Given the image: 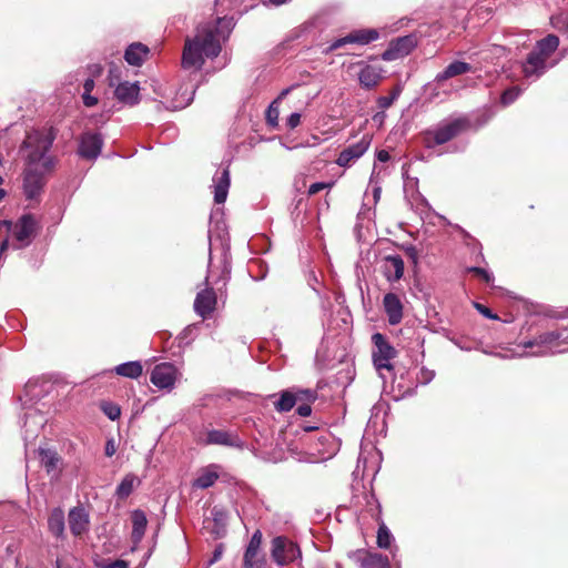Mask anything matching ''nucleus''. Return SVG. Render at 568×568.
<instances>
[{"label":"nucleus","instance_id":"nucleus-6","mask_svg":"<svg viewBox=\"0 0 568 568\" xmlns=\"http://www.w3.org/2000/svg\"><path fill=\"white\" fill-rule=\"evenodd\" d=\"M53 384L49 381L30 379L18 396L22 409L38 408L37 405L50 394Z\"/></svg>","mask_w":568,"mask_h":568},{"label":"nucleus","instance_id":"nucleus-33","mask_svg":"<svg viewBox=\"0 0 568 568\" xmlns=\"http://www.w3.org/2000/svg\"><path fill=\"white\" fill-rule=\"evenodd\" d=\"M140 484L139 478L132 474H126L115 489V496L119 499L128 498L134 490V488Z\"/></svg>","mask_w":568,"mask_h":568},{"label":"nucleus","instance_id":"nucleus-31","mask_svg":"<svg viewBox=\"0 0 568 568\" xmlns=\"http://www.w3.org/2000/svg\"><path fill=\"white\" fill-rule=\"evenodd\" d=\"M381 80L382 75L379 70L371 64L364 65L358 73L359 84L368 90L375 88Z\"/></svg>","mask_w":568,"mask_h":568},{"label":"nucleus","instance_id":"nucleus-18","mask_svg":"<svg viewBox=\"0 0 568 568\" xmlns=\"http://www.w3.org/2000/svg\"><path fill=\"white\" fill-rule=\"evenodd\" d=\"M231 185L230 169L229 165L219 169L213 176V189H214V202L222 204L226 201L229 189Z\"/></svg>","mask_w":568,"mask_h":568},{"label":"nucleus","instance_id":"nucleus-12","mask_svg":"<svg viewBox=\"0 0 568 568\" xmlns=\"http://www.w3.org/2000/svg\"><path fill=\"white\" fill-rule=\"evenodd\" d=\"M103 138L99 132H85L81 135L78 154L87 160H95L102 150Z\"/></svg>","mask_w":568,"mask_h":568},{"label":"nucleus","instance_id":"nucleus-45","mask_svg":"<svg viewBox=\"0 0 568 568\" xmlns=\"http://www.w3.org/2000/svg\"><path fill=\"white\" fill-rule=\"evenodd\" d=\"M552 21H554V26L557 29L564 31V33L568 38V14H564V16L557 17Z\"/></svg>","mask_w":568,"mask_h":568},{"label":"nucleus","instance_id":"nucleus-41","mask_svg":"<svg viewBox=\"0 0 568 568\" xmlns=\"http://www.w3.org/2000/svg\"><path fill=\"white\" fill-rule=\"evenodd\" d=\"M400 90L397 88L395 89L389 95H382L377 99V105L379 109H388L395 100L399 97Z\"/></svg>","mask_w":568,"mask_h":568},{"label":"nucleus","instance_id":"nucleus-30","mask_svg":"<svg viewBox=\"0 0 568 568\" xmlns=\"http://www.w3.org/2000/svg\"><path fill=\"white\" fill-rule=\"evenodd\" d=\"M219 466L215 464H211L207 467L201 469L199 471L197 477L193 481V487L206 489L212 487L215 481L219 479L217 473Z\"/></svg>","mask_w":568,"mask_h":568},{"label":"nucleus","instance_id":"nucleus-22","mask_svg":"<svg viewBox=\"0 0 568 568\" xmlns=\"http://www.w3.org/2000/svg\"><path fill=\"white\" fill-rule=\"evenodd\" d=\"M383 306L386 313L388 323L397 325L403 320V304L395 293H387L383 298Z\"/></svg>","mask_w":568,"mask_h":568},{"label":"nucleus","instance_id":"nucleus-64","mask_svg":"<svg viewBox=\"0 0 568 568\" xmlns=\"http://www.w3.org/2000/svg\"><path fill=\"white\" fill-rule=\"evenodd\" d=\"M194 93H195V90L193 89V90H192V95L187 99V101H186L185 105L190 104V102L193 100V95H194Z\"/></svg>","mask_w":568,"mask_h":568},{"label":"nucleus","instance_id":"nucleus-49","mask_svg":"<svg viewBox=\"0 0 568 568\" xmlns=\"http://www.w3.org/2000/svg\"><path fill=\"white\" fill-rule=\"evenodd\" d=\"M332 183H325V182H316L310 185L308 187V195H314L318 193L320 191L331 187Z\"/></svg>","mask_w":568,"mask_h":568},{"label":"nucleus","instance_id":"nucleus-35","mask_svg":"<svg viewBox=\"0 0 568 568\" xmlns=\"http://www.w3.org/2000/svg\"><path fill=\"white\" fill-rule=\"evenodd\" d=\"M115 373L120 376L129 377V378H138L141 376L143 372V367L141 362L132 361L122 363L114 368Z\"/></svg>","mask_w":568,"mask_h":568},{"label":"nucleus","instance_id":"nucleus-7","mask_svg":"<svg viewBox=\"0 0 568 568\" xmlns=\"http://www.w3.org/2000/svg\"><path fill=\"white\" fill-rule=\"evenodd\" d=\"M271 556L278 566H284L301 560L302 552L297 544L278 536L272 540Z\"/></svg>","mask_w":568,"mask_h":568},{"label":"nucleus","instance_id":"nucleus-20","mask_svg":"<svg viewBox=\"0 0 568 568\" xmlns=\"http://www.w3.org/2000/svg\"><path fill=\"white\" fill-rule=\"evenodd\" d=\"M547 58L539 54L536 50H531L523 64V72L526 78H539L547 70Z\"/></svg>","mask_w":568,"mask_h":568},{"label":"nucleus","instance_id":"nucleus-58","mask_svg":"<svg viewBox=\"0 0 568 568\" xmlns=\"http://www.w3.org/2000/svg\"><path fill=\"white\" fill-rule=\"evenodd\" d=\"M381 192H382V187H381V186L375 185V186L373 187V196H374L375 202H377V201L379 200V197H381Z\"/></svg>","mask_w":568,"mask_h":568},{"label":"nucleus","instance_id":"nucleus-34","mask_svg":"<svg viewBox=\"0 0 568 568\" xmlns=\"http://www.w3.org/2000/svg\"><path fill=\"white\" fill-rule=\"evenodd\" d=\"M559 45V39L555 34H548L541 40L537 41L534 50H536L539 54L549 59L550 55L557 50Z\"/></svg>","mask_w":568,"mask_h":568},{"label":"nucleus","instance_id":"nucleus-52","mask_svg":"<svg viewBox=\"0 0 568 568\" xmlns=\"http://www.w3.org/2000/svg\"><path fill=\"white\" fill-rule=\"evenodd\" d=\"M83 103L85 106L91 108L94 106L98 103V99L90 93H83L82 94Z\"/></svg>","mask_w":568,"mask_h":568},{"label":"nucleus","instance_id":"nucleus-50","mask_svg":"<svg viewBox=\"0 0 568 568\" xmlns=\"http://www.w3.org/2000/svg\"><path fill=\"white\" fill-rule=\"evenodd\" d=\"M301 122V114L297 112H293L290 114V116L286 120V125L290 129H295Z\"/></svg>","mask_w":568,"mask_h":568},{"label":"nucleus","instance_id":"nucleus-2","mask_svg":"<svg viewBox=\"0 0 568 568\" xmlns=\"http://www.w3.org/2000/svg\"><path fill=\"white\" fill-rule=\"evenodd\" d=\"M235 27L233 17L217 18L213 22L200 24L193 39L185 42L182 54V65L185 69H201L205 59L216 58Z\"/></svg>","mask_w":568,"mask_h":568},{"label":"nucleus","instance_id":"nucleus-46","mask_svg":"<svg viewBox=\"0 0 568 568\" xmlns=\"http://www.w3.org/2000/svg\"><path fill=\"white\" fill-rule=\"evenodd\" d=\"M434 377H435V372L432 369H428L426 367H423L418 375V379L424 385L430 383L434 379Z\"/></svg>","mask_w":568,"mask_h":568},{"label":"nucleus","instance_id":"nucleus-40","mask_svg":"<svg viewBox=\"0 0 568 568\" xmlns=\"http://www.w3.org/2000/svg\"><path fill=\"white\" fill-rule=\"evenodd\" d=\"M521 94V90L518 87H513L507 90H505L501 94V103L504 105H509L514 101L518 99V97Z\"/></svg>","mask_w":568,"mask_h":568},{"label":"nucleus","instance_id":"nucleus-39","mask_svg":"<svg viewBox=\"0 0 568 568\" xmlns=\"http://www.w3.org/2000/svg\"><path fill=\"white\" fill-rule=\"evenodd\" d=\"M296 403H313L317 398V392L310 388H294Z\"/></svg>","mask_w":568,"mask_h":568},{"label":"nucleus","instance_id":"nucleus-63","mask_svg":"<svg viewBox=\"0 0 568 568\" xmlns=\"http://www.w3.org/2000/svg\"><path fill=\"white\" fill-rule=\"evenodd\" d=\"M213 275V270H209V275L205 277V284L207 285L209 284V280L210 277Z\"/></svg>","mask_w":568,"mask_h":568},{"label":"nucleus","instance_id":"nucleus-54","mask_svg":"<svg viewBox=\"0 0 568 568\" xmlns=\"http://www.w3.org/2000/svg\"><path fill=\"white\" fill-rule=\"evenodd\" d=\"M115 445L113 439H109L105 444V455L111 457L115 454Z\"/></svg>","mask_w":568,"mask_h":568},{"label":"nucleus","instance_id":"nucleus-13","mask_svg":"<svg viewBox=\"0 0 568 568\" xmlns=\"http://www.w3.org/2000/svg\"><path fill=\"white\" fill-rule=\"evenodd\" d=\"M21 416L22 428H24V438L31 439L38 436L39 430L47 423V418L42 414L41 408L22 409Z\"/></svg>","mask_w":568,"mask_h":568},{"label":"nucleus","instance_id":"nucleus-47","mask_svg":"<svg viewBox=\"0 0 568 568\" xmlns=\"http://www.w3.org/2000/svg\"><path fill=\"white\" fill-rule=\"evenodd\" d=\"M474 306L486 318H489V320H497L498 318V316L496 314H494L487 306H485V305H483L480 303H475Z\"/></svg>","mask_w":568,"mask_h":568},{"label":"nucleus","instance_id":"nucleus-48","mask_svg":"<svg viewBox=\"0 0 568 568\" xmlns=\"http://www.w3.org/2000/svg\"><path fill=\"white\" fill-rule=\"evenodd\" d=\"M223 552H224V545L219 544L215 547V549L212 554V557L210 558V560L207 562V566H212L213 564L217 562L222 558Z\"/></svg>","mask_w":568,"mask_h":568},{"label":"nucleus","instance_id":"nucleus-51","mask_svg":"<svg viewBox=\"0 0 568 568\" xmlns=\"http://www.w3.org/2000/svg\"><path fill=\"white\" fill-rule=\"evenodd\" d=\"M296 413L301 416V417H307L311 415L312 413V408H311V403H302L298 405L297 409H296Z\"/></svg>","mask_w":568,"mask_h":568},{"label":"nucleus","instance_id":"nucleus-3","mask_svg":"<svg viewBox=\"0 0 568 568\" xmlns=\"http://www.w3.org/2000/svg\"><path fill=\"white\" fill-rule=\"evenodd\" d=\"M529 356H548L568 351V325L566 327L540 333L538 336L521 342Z\"/></svg>","mask_w":568,"mask_h":568},{"label":"nucleus","instance_id":"nucleus-27","mask_svg":"<svg viewBox=\"0 0 568 568\" xmlns=\"http://www.w3.org/2000/svg\"><path fill=\"white\" fill-rule=\"evenodd\" d=\"M384 557L382 554L371 552L365 549H358L352 555L353 560L361 568H378Z\"/></svg>","mask_w":568,"mask_h":568},{"label":"nucleus","instance_id":"nucleus-37","mask_svg":"<svg viewBox=\"0 0 568 568\" xmlns=\"http://www.w3.org/2000/svg\"><path fill=\"white\" fill-rule=\"evenodd\" d=\"M244 568H266V559L260 551L248 557V552H244Z\"/></svg>","mask_w":568,"mask_h":568},{"label":"nucleus","instance_id":"nucleus-25","mask_svg":"<svg viewBox=\"0 0 568 568\" xmlns=\"http://www.w3.org/2000/svg\"><path fill=\"white\" fill-rule=\"evenodd\" d=\"M39 458L41 465L44 467L47 473L52 476L59 475L61 468V458L57 450L51 448H40Z\"/></svg>","mask_w":568,"mask_h":568},{"label":"nucleus","instance_id":"nucleus-56","mask_svg":"<svg viewBox=\"0 0 568 568\" xmlns=\"http://www.w3.org/2000/svg\"><path fill=\"white\" fill-rule=\"evenodd\" d=\"M376 158L381 162H387L390 159L389 153L385 150L378 151Z\"/></svg>","mask_w":568,"mask_h":568},{"label":"nucleus","instance_id":"nucleus-32","mask_svg":"<svg viewBox=\"0 0 568 568\" xmlns=\"http://www.w3.org/2000/svg\"><path fill=\"white\" fill-rule=\"evenodd\" d=\"M131 519H132L131 537H132V541L136 545L142 540V538L144 536L146 525H148V519H146L144 511L141 509L133 510Z\"/></svg>","mask_w":568,"mask_h":568},{"label":"nucleus","instance_id":"nucleus-59","mask_svg":"<svg viewBox=\"0 0 568 568\" xmlns=\"http://www.w3.org/2000/svg\"><path fill=\"white\" fill-rule=\"evenodd\" d=\"M276 119H277V113L272 114V111L268 110L267 112V121L272 124V125H275L276 124Z\"/></svg>","mask_w":568,"mask_h":568},{"label":"nucleus","instance_id":"nucleus-53","mask_svg":"<svg viewBox=\"0 0 568 568\" xmlns=\"http://www.w3.org/2000/svg\"><path fill=\"white\" fill-rule=\"evenodd\" d=\"M104 568H129V562L122 559H116L108 564Z\"/></svg>","mask_w":568,"mask_h":568},{"label":"nucleus","instance_id":"nucleus-15","mask_svg":"<svg viewBox=\"0 0 568 568\" xmlns=\"http://www.w3.org/2000/svg\"><path fill=\"white\" fill-rule=\"evenodd\" d=\"M227 511L221 506H214L211 509V518L204 521L205 528L214 539H221L226 535Z\"/></svg>","mask_w":568,"mask_h":568},{"label":"nucleus","instance_id":"nucleus-23","mask_svg":"<svg viewBox=\"0 0 568 568\" xmlns=\"http://www.w3.org/2000/svg\"><path fill=\"white\" fill-rule=\"evenodd\" d=\"M115 98L124 104L128 105H135L140 101V87L138 82H121L118 84V87L114 90Z\"/></svg>","mask_w":568,"mask_h":568},{"label":"nucleus","instance_id":"nucleus-9","mask_svg":"<svg viewBox=\"0 0 568 568\" xmlns=\"http://www.w3.org/2000/svg\"><path fill=\"white\" fill-rule=\"evenodd\" d=\"M372 341L376 348L373 352V363L376 369H393L390 361L395 357L396 349L387 342L386 337L381 333H375L372 336Z\"/></svg>","mask_w":568,"mask_h":568},{"label":"nucleus","instance_id":"nucleus-38","mask_svg":"<svg viewBox=\"0 0 568 568\" xmlns=\"http://www.w3.org/2000/svg\"><path fill=\"white\" fill-rule=\"evenodd\" d=\"M393 541V535L386 525L382 524L377 530V546L383 549H387L390 547Z\"/></svg>","mask_w":568,"mask_h":568},{"label":"nucleus","instance_id":"nucleus-55","mask_svg":"<svg viewBox=\"0 0 568 568\" xmlns=\"http://www.w3.org/2000/svg\"><path fill=\"white\" fill-rule=\"evenodd\" d=\"M94 88V80L93 79H87L83 84V93H90Z\"/></svg>","mask_w":568,"mask_h":568},{"label":"nucleus","instance_id":"nucleus-44","mask_svg":"<svg viewBox=\"0 0 568 568\" xmlns=\"http://www.w3.org/2000/svg\"><path fill=\"white\" fill-rule=\"evenodd\" d=\"M467 272L475 274L476 276L480 277L484 282L487 284H490L494 282V275L491 272H489L486 268L478 267V266H470L467 268Z\"/></svg>","mask_w":568,"mask_h":568},{"label":"nucleus","instance_id":"nucleus-57","mask_svg":"<svg viewBox=\"0 0 568 568\" xmlns=\"http://www.w3.org/2000/svg\"><path fill=\"white\" fill-rule=\"evenodd\" d=\"M194 331H196V325H190V326L185 327L182 333L183 336L181 338L192 335Z\"/></svg>","mask_w":568,"mask_h":568},{"label":"nucleus","instance_id":"nucleus-11","mask_svg":"<svg viewBox=\"0 0 568 568\" xmlns=\"http://www.w3.org/2000/svg\"><path fill=\"white\" fill-rule=\"evenodd\" d=\"M417 45V37L407 34L392 40L387 49L383 52L382 58L385 61H394L408 55Z\"/></svg>","mask_w":568,"mask_h":568},{"label":"nucleus","instance_id":"nucleus-29","mask_svg":"<svg viewBox=\"0 0 568 568\" xmlns=\"http://www.w3.org/2000/svg\"><path fill=\"white\" fill-rule=\"evenodd\" d=\"M148 53L149 48L146 45L134 42L126 48L124 59L130 65L140 67L145 61Z\"/></svg>","mask_w":568,"mask_h":568},{"label":"nucleus","instance_id":"nucleus-61","mask_svg":"<svg viewBox=\"0 0 568 568\" xmlns=\"http://www.w3.org/2000/svg\"><path fill=\"white\" fill-rule=\"evenodd\" d=\"M378 568H392L387 556L384 557Z\"/></svg>","mask_w":568,"mask_h":568},{"label":"nucleus","instance_id":"nucleus-19","mask_svg":"<svg viewBox=\"0 0 568 568\" xmlns=\"http://www.w3.org/2000/svg\"><path fill=\"white\" fill-rule=\"evenodd\" d=\"M68 521L70 530L75 537L81 536L89 530L90 517L87 510L81 506L70 509Z\"/></svg>","mask_w":568,"mask_h":568},{"label":"nucleus","instance_id":"nucleus-21","mask_svg":"<svg viewBox=\"0 0 568 568\" xmlns=\"http://www.w3.org/2000/svg\"><path fill=\"white\" fill-rule=\"evenodd\" d=\"M404 266L400 255H387L383 260L382 272L388 282H397L403 277Z\"/></svg>","mask_w":568,"mask_h":568},{"label":"nucleus","instance_id":"nucleus-36","mask_svg":"<svg viewBox=\"0 0 568 568\" xmlns=\"http://www.w3.org/2000/svg\"><path fill=\"white\" fill-rule=\"evenodd\" d=\"M274 407L280 413L290 412L296 404L294 388L281 392L280 397L273 402Z\"/></svg>","mask_w":568,"mask_h":568},{"label":"nucleus","instance_id":"nucleus-10","mask_svg":"<svg viewBox=\"0 0 568 568\" xmlns=\"http://www.w3.org/2000/svg\"><path fill=\"white\" fill-rule=\"evenodd\" d=\"M179 369L171 363H161L154 366L150 381L159 389H173L179 377Z\"/></svg>","mask_w":568,"mask_h":568},{"label":"nucleus","instance_id":"nucleus-42","mask_svg":"<svg viewBox=\"0 0 568 568\" xmlns=\"http://www.w3.org/2000/svg\"><path fill=\"white\" fill-rule=\"evenodd\" d=\"M101 408L111 420L118 419L121 415V408L113 403L103 402L101 404Z\"/></svg>","mask_w":568,"mask_h":568},{"label":"nucleus","instance_id":"nucleus-26","mask_svg":"<svg viewBox=\"0 0 568 568\" xmlns=\"http://www.w3.org/2000/svg\"><path fill=\"white\" fill-rule=\"evenodd\" d=\"M222 268L219 275V278L213 282L216 285V290L222 294V291L226 287L227 282L231 278V254L230 247L226 243L222 244V260H221Z\"/></svg>","mask_w":568,"mask_h":568},{"label":"nucleus","instance_id":"nucleus-16","mask_svg":"<svg viewBox=\"0 0 568 568\" xmlns=\"http://www.w3.org/2000/svg\"><path fill=\"white\" fill-rule=\"evenodd\" d=\"M216 293L213 287L206 286L200 291L194 300V312L203 320L207 318L216 306Z\"/></svg>","mask_w":568,"mask_h":568},{"label":"nucleus","instance_id":"nucleus-14","mask_svg":"<svg viewBox=\"0 0 568 568\" xmlns=\"http://www.w3.org/2000/svg\"><path fill=\"white\" fill-rule=\"evenodd\" d=\"M371 145V138L364 135L358 142L353 143L345 148L336 159V164L342 168L349 166L354 161L365 154Z\"/></svg>","mask_w":568,"mask_h":568},{"label":"nucleus","instance_id":"nucleus-17","mask_svg":"<svg viewBox=\"0 0 568 568\" xmlns=\"http://www.w3.org/2000/svg\"><path fill=\"white\" fill-rule=\"evenodd\" d=\"M205 445H221L226 447H243V442L235 432L224 429H210L204 439Z\"/></svg>","mask_w":568,"mask_h":568},{"label":"nucleus","instance_id":"nucleus-24","mask_svg":"<svg viewBox=\"0 0 568 568\" xmlns=\"http://www.w3.org/2000/svg\"><path fill=\"white\" fill-rule=\"evenodd\" d=\"M471 71H473V67L469 63L464 62V61H458V60L453 61L442 72H439L435 77L433 84L439 85L442 82H444L450 78L462 75V74H465V73H468ZM429 85H432V83Z\"/></svg>","mask_w":568,"mask_h":568},{"label":"nucleus","instance_id":"nucleus-43","mask_svg":"<svg viewBox=\"0 0 568 568\" xmlns=\"http://www.w3.org/2000/svg\"><path fill=\"white\" fill-rule=\"evenodd\" d=\"M261 542H262V534L260 530H256L252 535L251 540L245 550V552H248V557H252L254 555V552L260 551Z\"/></svg>","mask_w":568,"mask_h":568},{"label":"nucleus","instance_id":"nucleus-62","mask_svg":"<svg viewBox=\"0 0 568 568\" xmlns=\"http://www.w3.org/2000/svg\"><path fill=\"white\" fill-rule=\"evenodd\" d=\"M304 201V197L303 196H300L297 200H295V209L297 210L301 204L303 203Z\"/></svg>","mask_w":568,"mask_h":568},{"label":"nucleus","instance_id":"nucleus-60","mask_svg":"<svg viewBox=\"0 0 568 568\" xmlns=\"http://www.w3.org/2000/svg\"><path fill=\"white\" fill-rule=\"evenodd\" d=\"M273 6H282V4H285L287 2H290L291 0H267Z\"/></svg>","mask_w":568,"mask_h":568},{"label":"nucleus","instance_id":"nucleus-5","mask_svg":"<svg viewBox=\"0 0 568 568\" xmlns=\"http://www.w3.org/2000/svg\"><path fill=\"white\" fill-rule=\"evenodd\" d=\"M7 233L12 236L11 246L14 250H21L31 244L37 234L38 222L32 214H23L16 223L9 220H2Z\"/></svg>","mask_w":568,"mask_h":568},{"label":"nucleus","instance_id":"nucleus-8","mask_svg":"<svg viewBox=\"0 0 568 568\" xmlns=\"http://www.w3.org/2000/svg\"><path fill=\"white\" fill-rule=\"evenodd\" d=\"M379 33L375 29H358L349 32L348 34L333 40L324 50V53H331L347 44L366 45L377 40Z\"/></svg>","mask_w":568,"mask_h":568},{"label":"nucleus","instance_id":"nucleus-28","mask_svg":"<svg viewBox=\"0 0 568 568\" xmlns=\"http://www.w3.org/2000/svg\"><path fill=\"white\" fill-rule=\"evenodd\" d=\"M48 528L50 532L58 539L65 538V520L64 513L60 507L53 508L48 518Z\"/></svg>","mask_w":568,"mask_h":568},{"label":"nucleus","instance_id":"nucleus-4","mask_svg":"<svg viewBox=\"0 0 568 568\" xmlns=\"http://www.w3.org/2000/svg\"><path fill=\"white\" fill-rule=\"evenodd\" d=\"M470 128L471 122L465 115L445 119L425 131V145L432 149L436 145L445 144Z\"/></svg>","mask_w":568,"mask_h":568},{"label":"nucleus","instance_id":"nucleus-1","mask_svg":"<svg viewBox=\"0 0 568 568\" xmlns=\"http://www.w3.org/2000/svg\"><path fill=\"white\" fill-rule=\"evenodd\" d=\"M54 140L55 133L50 128L28 132L22 142L23 194L29 201H39L49 176L55 170L58 159L50 152Z\"/></svg>","mask_w":568,"mask_h":568}]
</instances>
